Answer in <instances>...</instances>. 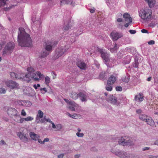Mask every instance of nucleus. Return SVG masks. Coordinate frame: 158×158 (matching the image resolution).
<instances>
[{"label": "nucleus", "instance_id": "obj_3", "mask_svg": "<svg viewBox=\"0 0 158 158\" xmlns=\"http://www.w3.org/2000/svg\"><path fill=\"white\" fill-rule=\"evenodd\" d=\"M69 48L67 46H61L57 48L55 51L53 59L56 60L61 56L68 50Z\"/></svg>", "mask_w": 158, "mask_h": 158}, {"label": "nucleus", "instance_id": "obj_52", "mask_svg": "<svg viewBox=\"0 0 158 158\" xmlns=\"http://www.w3.org/2000/svg\"><path fill=\"white\" fill-rule=\"evenodd\" d=\"M116 90L117 91H121L122 89L121 86H117L116 87Z\"/></svg>", "mask_w": 158, "mask_h": 158}, {"label": "nucleus", "instance_id": "obj_49", "mask_svg": "<svg viewBox=\"0 0 158 158\" xmlns=\"http://www.w3.org/2000/svg\"><path fill=\"white\" fill-rule=\"evenodd\" d=\"M15 103L16 104H18L20 106H22V100H17L15 101Z\"/></svg>", "mask_w": 158, "mask_h": 158}, {"label": "nucleus", "instance_id": "obj_64", "mask_svg": "<svg viewBox=\"0 0 158 158\" xmlns=\"http://www.w3.org/2000/svg\"><path fill=\"white\" fill-rule=\"evenodd\" d=\"M136 111V112L138 114H140L142 112V110L140 109L137 110Z\"/></svg>", "mask_w": 158, "mask_h": 158}, {"label": "nucleus", "instance_id": "obj_41", "mask_svg": "<svg viewBox=\"0 0 158 158\" xmlns=\"http://www.w3.org/2000/svg\"><path fill=\"white\" fill-rule=\"evenodd\" d=\"M49 54V53L47 51H44L41 54L40 57L42 58L46 57Z\"/></svg>", "mask_w": 158, "mask_h": 158}, {"label": "nucleus", "instance_id": "obj_43", "mask_svg": "<svg viewBox=\"0 0 158 158\" xmlns=\"http://www.w3.org/2000/svg\"><path fill=\"white\" fill-rule=\"evenodd\" d=\"M81 117V115L79 114H74L72 115V118L74 119H77L78 118Z\"/></svg>", "mask_w": 158, "mask_h": 158}, {"label": "nucleus", "instance_id": "obj_28", "mask_svg": "<svg viewBox=\"0 0 158 158\" xmlns=\"http://www.w3.org/2000/svg\"><path fill=\"white\" fill-rule=\"evenodd\" d=\"M13 117H14V120L15 121L19 123H20V120L21 118H22L20 116L19 112H18V114H16V115H15Z\"/></svg>", "mask_w": 158, "mask_h": 158}, {"label": "nucleus", "instance_id": "obj_60", "mask_svg": "<svg viewBox=\"0 0 158 158\" xmlns=\"http://www.w3.org/2000/svg\"><path fill=\"white\" fill-rule=\"evenodd\" d=\"M150 148L149 147H144L142 148V150L143 151H146V150H148L150 149Z\"/></svg>", "mask_w": 158, "mask_h": 158}, {"label": "nucleus", "instance_id": "obj_27", "mask_svg": "<svg viewBox=\"0 0 158 158\" xmlns=\"http://www.w3.org/2000/svg\"><path fill=\"white\" fill-rule=\"evenodd\" d=\"M123 17L126 21L129 20V23H131L132 22V18L130 17V15L127 13H125L123 15Z\"/></svg>", "mask_w": 158, "mask_h": 158}, {"label": "nucleus", "instance_id": "obj_53", "mask_svg": "<svg viewBox=\"0 0 158 158\" xmlns=\"http://www.w3.org/2000/svg\"><path fill=\"white\" fill-rule=\"evenodd\" d=\"M129 31L131 34H134L136 32V31L135 30H130Z\"/></svg>", "mask_w": 158, "mask_h": 158}, {"label": "nucleus", "instance_id": "obj_61", "mask_svg": "<svg viewBox=\"0 0 158 158\" xmlns=\"http://www.w3.org/2000/svg\"><path fill=\"white\" fill-rule=\"evenodd\" d=\"M49 139L48 138H46L44 139L43 141L44 142V144L45 142H48L49 141Z\"/></svg>", "mask_w": 158, "mask_h": 158}, {"label": "nucleus", "instance_id": "obj_2", "mask_svg": "<svg viewBox=\"0 0 158 158\" xmlns=\"http://www.w3.org/2000/svg\"><path fill=\"white\" fill-rule=\"evenodd\" d=\"M139 15L142 19L146 21L150 20L152 17V10L147 8L142 9L139 11Z\"/></svg>", "mask_w": 158, "mask_h": 158}, {"label": "nucleus", "instance_id": "obj_57", "mask_svg": "<svg viewBox=\"0 0 158 158\" xmlns=\"http://www.w3.org/2000/svg\"><path fill=\"white\" fill-rule=\"evenodd\" d=\"M64 154H61L58 156L57 158H64Z\"/></svg>", "mask_w": 158, "mask_h": 158}, {"label": "nucleus", "instance_id": "obj_21", "mask_svg": "<svg viewBox=\"0 0 158 158\" xmlns=\"http://www.w3.org/2000/svg\"><path fill=\"white\" fill-rule=\"evenodd\" d=\"M116 80V77L113 75L111 76L107 81L108 84L113 85Z\"/></svg>", "mask_w": 158, "mask_h": 158}, {"label": "nucleus", "instance_id": "obj_4", "mask_svg": "<svg viewBox=\"0 0 158 158\" xmlns=\"http://www.w3.org/2000/svg\"><path fill=\"white\" fill-rule=\"evenodd\" d=\"M15 47V44L13 42H9L7 43L5 45L3 52V55H5L9 54L11 52Z\"/></svg>", "mask_w": 158, "mask_h": 158}, {"label": "nucleus", "instance_id": "obj_32", "mask_svg": "<svg viewBox=\"0 0 158 158\" xmlns=\"http://www.w3.org/2000/svg\"><path fill=\"white\" fill-rule=\"evenodd\" d=\"M122 14L120 13H118L116 16V22L118 23H121L123 22V19L121 18Z\"/></svg>", "mask_w": 158, "mask_h": 158}, {"label": "nucleus", "instance_id": "obj_33", "mask_svg": "<svg viewBox=\"0 0 158 158\" xmlns=\"http://www.w3.org/2000/svg\"><path fill=\"white\" fill-rule=\"evenodd\" d=\"M125 137H121L118 139V143L119 145L124 146L126 139Z\"/></svg>", "mask_w": 158, "mask_h": 158}, {"label": "nucleus", "instance_id": "obj_13", "mask_svg": "<svg viewBox=\"0 0 158 158\" xmlns=\"http://www.w3.org/2000/svg\"><path fill=\"white\" fill-rule=\"evenodd\" d=\"M23 91L24 93L29 96H32L35 94L34 90L30 87H26L25 89H24Z\"/></svg>", "mask_w": 158, "mask_h": 158}, {"label": "nucleus", "instance_id": "obj_7", "mask_svg": "<svg viewBox=\"0 0 158 158\" xmlns=\"http://www.w3.org/2000/svg\"><path fill=\"white\" fill-rule=\"evenodd\" d=\"M64 100L67 104V107L70 110L72 111H75L77 110L78 107V105L75 103V102L72 101H69L66 99H64Z\"/></svg>", "mask_w": 158, "mask_h": 158}, {"label": "nucleus", "instance_id": "obj_54", "mask_svg": "<svg viewBox=\"0 0 158 158\" xmlns=\"http://www.w3.org/2000/svg\"><path fill=\"white\" fill-rule=\"evenodd\" d=\"M40 87V85L39 84H37V85L35 84L33 85V87L35 89H37L38 87Z\"/></svg>", "mask_w": 158, "mask_h": 158}, {"label": "nucleus", "instance_id": "obj_40", "mask_svg": "<svg viewBox=\"0 0 158 158\" xmlns=\"http://www.w3.org/2000/svg\"><path fill=\"white\" fill-rule=\"evenodd\" d=\"M45 84L48 85L50 82V78L48 76H46L45 77Z\"/></svg>", "mask_w": 158, "mask_h": 158}, {"label": "nucleus", "instance_id": "obj_10", "mask_svg": "<svg viewBox=\"0 0 158 158\" xmlns=\"http://www.w3.org/2000/svg\"><path fill=\"white\" fill-rule=\"evenodd\" d=\"M27 70L28 72V73L25 75V76L23 77L22 80L25 81L27 82H29L31 81V79L30 78V74H32L31 73H33L35 70L31 66L28 67Z\"/></svg>", "mask_w": 158, "mask_h": 158}, {"label": "nucleus", "instance_id": "obj_14", "mask_svg": "<svg viewBox=\"0 0 158 158\" xmlns=\"http://www.w3.org/2000/svg\"><path fill=\"white\" fill-rule=\"evenodd\" d=\"M44 116L43 112L41 110L38 111V114L36 116L35 122L37 123H41L42 119Z\"/></svg>", "mask_w": 158, "mask_h": 158}, {"label": "nucleus", "instance_id": "obj_29", "mask_svg": "<svg viewBox=\"0 0 158 158\" xmlns=\"http://www.w3.org/2000/svg\"><path fill=\"white\" fill-rule=\"evenodd\" d=\"M52 127L53 129H55V131H59L62 128V126L61 124H57L56 125H55L54 123H52Z\"/></svg>", "mask_w": 158, "mask_h": 158}, {"label": "nucleus", "instance_id": "obj_24", "mask_svg": "<svg viewBox=\"0 0 158 158\" xmlns=\"http://www.w3.org/2000/svg\"><path fill=\"white\" fill-rule=\"evenodd\" d=\"M147 119L145 122L148 125L151 126H154L155 125V123L151 117L148 116Z\"/></svg>", "mask_w": 158, "mask_h": 158}, {"label": "nucleus", "instance_id": "obj_11", "mask_svg": "<svg viewBox=\"0 0 158 158\" xmlns=\"http://www.w3.org/2000/svg\"><path fill=\"white\" fill-rule=\"evenodd\" d=\"M98 51L101 53V56L105 62L106 63L109 60V55L106 52L102 49L98 48Z\"/></svg>", "mask_w": 158, "mask_h": 158}, {"label": "nucleus", "instance_id": "obj_6", "mask_svg": "<svg viewBox=\"0 0 158 158\" xmlns=\"http://www.w3.org/2000/svg\"><path fill=\"white\" fill-rule=\"evenodd\" d=\"M30 76L31 80L33 79L37 81H39L40 79L44 78V76L39 71H36L35 73L30 74Z\"/></svg>", "mask_w": 158, "mask_h": 158}, {"label": "nucleus", "instance_id": "obj_15", "mask_svg": "<svg viewBox=\"0 0 158 158\" xmlns=\"http://www.w3.org/2000/svg\"><path fill=\"white\" fill-rule=\"evenodd\" d=\"M18 112L16 109L12 108H9L7 111V114L10 117H12L16 114H18Z\"/></svg>", "mask_w": 158, "mask_h": 158}, {"label": "nucleus", "instance_id": "obj_1", "mask_svg": "<svg viewBox=\"0 0 158 158\" xmlns=\"http://www.w3.org/2000/svg\"><path fill=\"white\" fill-rule=\"evenodd\" d=\"M18 41L21 46L29 47L32 44V40L30 35L27 33L23 28H19L18 32Z\"/></svg>", "mask_w": 158, "mask_h": 158}, {"label": "nucleus", "instance_id": "obj_17", "mask_svg": "<svg viewBox=\"0 0 158 158\" xmlns=\"http://www.w3.org/2000/svg\"><path fill=\"white\" fill-rule=\"evenodd\" d=\"M17 135L23 141L26 142L28 141V139L26 136L21 132L17 133Z\"/></svg>", "mask_w": 158, "mask_h": 158}, {"label": "nucleus", "instance_id": "obj_45", "mask_svg": "<svg viewBox=\"0 0 158 158\" xmlns=\"http://www.w3.org/2000/svg\"><path fill=\"white\" fill-rule=\"evenodd\" d=\"M76 135L79 137H82L84 135V134L83 133H76Z\"/></svg>", "mask_w": 158, "mask_h": 158}, {"label": "nucleus", "instance_id": "obj_9", "mask_svg": "<svg viewBox=\"0 0 158 158\" xmlns=\"http://www.w3.org/2000/svg\"><path fill=\"white\" fill-rule=\"evenodd\" d=\"M57 44L56 40H52L48 41L45 46V48L47 51L50 52L52 50V48L56 46Z\"/></svg>", "mask_w": 158, "mask_h": 158}, {"label": "nucleus", "instance_id": "obj_58", "mask_svg": "<svg viewBox=\"0 0 158 158\" xmlns=\"http://www.w3.org/2000/svg\"><path fill=\"white\" fill-rule=\"evenodd\" d=\"M141 31L143 33H148V31L147 30H146V29H143Z\"/></svg>", "mask_w": 158, "mask_h": 158}, {"label": "nucleus", "instance_id": "obj_31", "mask_svg": "<svg viewBox=\"0 0 158 158\" xmlns=\"http://www.w3.org/2000/svg\"><path fill=\"white\" fill-rule=\"evenodd\" d=\"M134 145V143L131 139H126L124 146H133Z\"/></svg>", "mask_w": 158, "mask_h": 158}, {"label": "nucleus", "instance_id": "obj_55", "mask_svg": "<svg viewBox=\"0 0 158 158\" xmlns=\"http://www.w3.org/2000/svg\"><path fill=\"white\" fill-rule=\"evenodd\" d=\"M37 140L38 141V142L42 144H44V141H42L39 138Z\"/></svg>", "mask_w": 158, "mask_h": 158}, {"label": "nucleus", "instance_id": "obj_8", "mask_svg": "<svg viewBox=\"0 0 158 158\" xmlns=\"http://www.w3.org/2000/svg\"><path fill=\"white\" fill-rule=\"evenodd\" d=\"M112 152L120 158H131V155L125 152L117 150Z\"/></svg>", "mask_w": 158, "mask_h": 158}, {"label": "nucleus", "instance_id": "obj_20", "mask_svg": "<svg viewBox=\"0 0 158 158\" xmlns=\"http://www.w3.org/2000/svg\"><path fill=\"white\" fill-rule=\"evenodd\" d=\"M79 97L82 102H86L87 96L86 94L82 92H80L78 94Z\"/></svg>", "mask_w": 158, "mask_h": 158}, {"label": "nucleus", "instance_id": "obj_30", "mask_svg": "<svg viewBox=\"0 0 158 158\" xmlns=\"http://www.w3.org/2000/svg\"><path fill=\"white\" fill-rule=\"evenodd\" d=\"M150 7H153L155 4L156 0H145Z\"/></svg>", "mask_w": 158, "mask_h": 158}, {"label": "nucleus", "instance_id": "obj_39", "mask_svg": "<svg viewBox=\"0 0 158 158\" xmlns=\"http://www.w3.org/2000/svg\"><path fill=\"white\" fill-rule=\"evenodd\" d=\"M112 85L107 84L106 85V89L108 91H111L112 89V87L111 86Z\"/></svg>", "mask_w": 158, "mask_h": 158}, {"label": "nucleus", "instance_id": "obj_47", "mask_svg": "<svg viewBox=\"0 0 158 158\" xmlns=\"http://www.w3.org/2000/svg\"><path fill=\"white\" fill-rule=\"evenodd\" d=\"M40 90L41 91V93L43 94H45L47 92V89L45 88H41L40 89Z\"/></svg>", "mask_w": 158, "mask_h": 158}, {"label": "nucleus", "instance_id": "obj_38", "mask_svg": "<svg viewBox=\"0 0 158 158\" xmlns=\"http://www.w3.org/2000/svg\"><path fill=\"white\" fill-rule=\"evenodd\" d=\"M123 54L124 52L123 50H120L117 53L118 58L120 59L122 58L123 56Z\"/></svg>", "mask_w": 158, "mask_h": 158}, {"label": "nucleus", "instance_id": "obj_46", "mask_svg": "<svg viewBox=\"0 0 158 158\" xmlns=\"http://www.w3.org/2000/svg\"><path fill=\"white\" fill-rule=\"evenodd\" d=\"M156 23L155 22H152L149 24V26L152 27H153L155 26Z\"/></svg>", "mask_w": 158, "mask_h": 158}, {"label": "nucleus", "instance_id": "obj_42", "mask_svg": "<svg viewBox=\"0 0 158 158\" xmlns=\"http://www.w3.org/2000/svg\"><path fill=\"white\" fill-rule=\"evenodd\" d=\"M32 105V103L31 102L28 101H25L24 106L30 107Z\"/></svg>", "mask_w": 158, "mask_h": 158}, {"label": "nucleus", "instance_id": "obj_48", "mask_svg": "<svg viewBox=\"0 0 158 158\" xmlns=\"http://www.w3.org/2000/svg\"><path fill=\"white\" fill-rule=\"evenodd\" d=\"M6 92V89L4 88H1L0 91V93L1 94H5Z\"/></svg>", "mask_w": 158, "mask_h": 158}, {"label": "nucleus", "instance_id": "obj_22", "mask_svg": "<svg viewBox=\"0 0 158 158\" xmlns=\"http://www.w3.org/2000/svg\"><path fill=\"white\" fill-rule=\"evenodd\" d=\"M34 119V118L32 117L28 116L26 118H22L20 120V123H22L25 121L27 122L31 121Z\"/></svg>", "mask_w": 158, "mask_h": 158}, {"label": "nucleus", "instance_id": "obj_36", "mask_svg": "<svg viewBox=\"0 0 158 158\" xmlns=\"http://www.w3.org/2000/svg\"><path fill=\"white\" fill-rule=\"evenodd\" d=\"M64 25L63 29L65 30H67L70 28V22H68V23H64Z\"/></svg>", "mask_w": 158, "mask_h": 158}, {"label": "nucleus", "instance_id": "obj_63", "mask_svg": "<svg viewBox=\"0 0 158 158\" xmlns=\"http://www.w3.org/2000/svg\"><path fill=\"white\" fill-rule=\"evenodd\" d=\"M118 45L116 44L115 43V44L114 46V49H115V50H116L118 49Z\"/></svg>", "mask_w": 158, "mask_h": 158}, {"label": "nucleus", "instance_id": "obj_51", "mask_svg": "<svg viewBox=\"0 0 158 158\" xmlns=\"http://www.w3.org/2000/svg\"><path fill=\"white\" fill-rule=\"evenodd\" d=\"M89 10L91 13H93L95 12V9L94 7H93L91 8H90L89 9Z\"/></svg>", "mask_w": 158, "mask_h": 158}, {"label": "nucleus", "instance_id": "obj_19", "mask_svg": "<svg viewBox=\"0 0 158 158\" xmlns=\"http://www.w3.org/2000/svg\"><path fill=\"white\" fill-rule=\"evenodd\" d=\"M29 135L32 140L35 141H37L40 137L39 135L35 134L33 132H30L29 133Z\"/></svg>", "mask_w": 158, "mask_h": 158}, {"label": "nucleus", "instance_id": "obj_25", "mask_svg": "<svg viewBox=\"0 0 158 158\" xmlns=\"http://www.w3.org/2000/svg\"><path fill=\"white\" fill-rule=\"evenodd\" d=\"M77 65L80 69H82L85 70L86 68V64L82 62L78 61Z\"/></svg>", "mask_w": 158, "mask_h": 158}, {"label": "nucleus", "instance_id": "obj_37", "mask_svg": "<svg viewBox=\"0 0 158 158\" xmlns=\"http://www.w3.org/2000/svg\"><path fill=\"white\" fill-rule=\"evenodd\" d=\"M46 121L49 123H51L52 125V123H53L52 122L50 118H46L45 117L43 119H42L41 122V123H43L45 122V121Z\"/></svg>", "mask_w": 158, "mask_h": 158}, {"label": "nucleus", "instance_id": "obj_50", "mask_svg": "<svg viewBox=\"0 0 158 158\" xmlns=\"http://www.w3.org/2000/svg\"><path fill=\"white\" fill-rule=\"evenodd\" d=\"M21 114L22 116H25L26 115V113L24 110L23 109L21 110Z\"/></svg>", "mask_w": 158, "mask_h": 158}, {"label": "nucleus", "instance_id": "obj_59", "mask_svg": "<svg viewBox=\"0 0 158 158\" xmlns=\"http://www.w3.org/2000/svg\"><path fill=\"white\" fill-rule=\"evenodd\" d=\"M51 74L53 76V78H55L56 76V74L54 72H52L51 73Z\"/></svg>", "mask_w": 158, "mask_h": 158}, {"label": "nucleus", "instance_id": "obj_5", "mask_svg": "<svg viewBox=\"0 0 158 158\" xmlns=\"http://www.w3.org/2000/svg\"><path fill=\"white\" fill-rule=\"evenodd\" d=\"M6 86L11 89H19L20 86L18 83L11 80H6L4 81Z\"/></svg>", "mask_w": 158, "mask_h": 158}, {"label": "nucleus", "instance_id": "obj_62", "mask_svg": "<svg viewBox=\"0 0 158 158\" xmlns=\"http://www.w3.org/2000/svg\"><path fill=\"white\" fill-rule=\"evenodd\" d=\"M149 158H158V156H155L152 155H149Z\"/></svg>", "mask_w": 158, "mask_h": 158}, {"label": "nucleus", "instance_id": "obj_16", "mask_svg": "<svg viewBox=\"0 0 158 158\" xmlns=\"http://www.w3.org/2000/svg\"><path fill=\"white\" fill-rule=\"evenodd\" d=\"M60 4L61 5L64 4H70L73 6L75 5V3L73 0H61L60 1Z\"/></svg>", "mask_w": 158, "mask_h": 158}, {"label": "nucleus", "instance_id": "obj_34", "mask_svg": "<svg viewBox=\"0 0 158 158\" xmlns=\"http://www.w3.org/2000/svg\"><path fill=\"white\" fill-rule=\"evenodd\" d=\"M148 116L145 114H140L139 115V118L142 121L144 122L146 121Z\"/></svg>", "mask_w": 158, "mask_h": 158}, {"label": "nucleus", "instance_id": "obj_18", "mask_svg": "<svg viewBox=\"0 0 158 158\" xmlns=\"http://www.w3.org/2000/svg\"><path fill=\"white\" fill-rule=\"evenodd\" d=\"M10 75L11 78L13 79H20L22 80L23 78V77H21V74H17L14 72H11Z\"/></svg>", "mask_w": 158, "mask_h": 158}, {"label": "nucleus", "instance_id": "obj_23", "mask_svg": "<svg viewBox=\"0 0 158 158\" xmlns=\"http://www.w3.org/2000/svg\"><path fill=\"white\" fill-rule=\"evenodd\" d=\"M108 100L109 102L114 104H116L117 102V98L113 95H110L109 97Z\"/></svg>", "mask_w": 158, "mask_h": 158}, {"label": "nucleus", "instance_id": "obj_56", "mask_svg": "<svg viewBox=\"0 0 158 158\" xmlns=\"http://www.w3.org/2000/svg\"><path fill=\"white\" fill-rule=\"evenodd\" d=\"M148 44L149 45H152L155 44V42L154 41L151 40L148 42Z\"/></svg>", "mask_w": 158, "mask_h": 158}, {"label": "nucleus", "instance_id": "obj_12", "mask_svg": "<svg viewBox=\"0 0 158 158\" xmlns=\"http://www.w3.org/2000/svg\"><path fill=\"white\" fill-rule=\"evenodd\" d=\"M110 36L112 40L114 41L117 40L118 39L123 36V34L120 32L116 31H113L110 34Z\"/></svg>", "mask_w": 158, "mask_h": 158}, {"label": "nucleus", "instance_id": "obj_35", "mask_svg": "<svg viewBox=\"0 0 158 158\" xmlns=\"http://www.w3.org/2000/svg\"><path fill=\"white\" fill-rule=\"evenodd\" d=\"M71 97L74 100L77 99L79 97L78 94L75 92H72L70 95Z\"/></svg>", "mask_w": 158, "mask_h": 158}, {"label": "nucleus", "instance_id": "obj_26", "mask_svg": "<svg viewBox=\"0 0 158 158\" xmlns=\"http://www.w3.org/2000/svg\"><path fill=\"white\" fill-rule=\"evenodd\" d=\"M135 99L138 101L142 102L143 100V94L139 93L135 95Z\"/></svg>", "mask_w": 158, "mask_h": 158}, {"label": "nucleus", "instance_id": "obj_44", "mask_svg": "<svg viewBox=\"0 0 158 158\" xmlns=\"http://www.w3.org/2000/svg\"><path fill=\"white\" fill-rule=\"evenodd\" d=\"M129 76L126 77L123 79V81L125 82H128L129 81Z\"/></svg>", "mask_w": 158, "mask_h": 158}]
</instances>
